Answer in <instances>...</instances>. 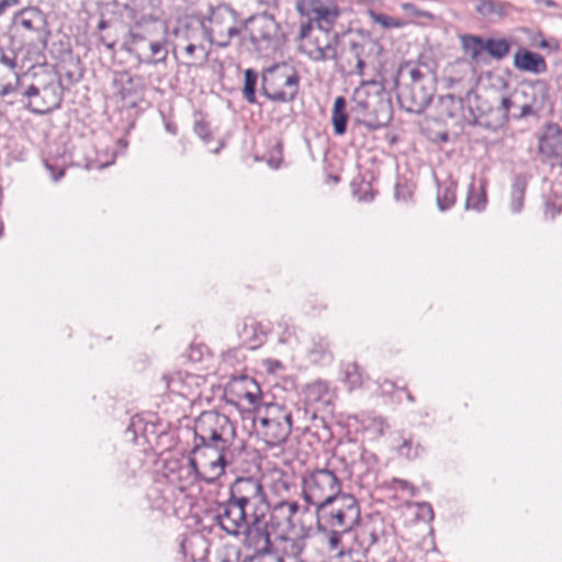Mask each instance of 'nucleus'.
I'll return each mask as SVG.
<instances>
[{"instance_id": "obj_1", "label": "nucleus", "mask_w": 562, "mask_h": 562, "mask_svg": "<svg viewBox=\"0 0 562 562\" xmlns=\"http://www.w3.org/2000/svg\"><path fill=\"white\" fill-rule=\"evenodd\" d=\"M261 510H269L261 482L252 476L237 477L229 486L228 498L217 504L215 520L227 535L239 537L243 527Z\"/></svg>"}, {"instance_id": "obj_2", "label": "nucleus", "mask_w": 562, "mask_h": 562, "mask_svg": "<svg viewBox=\"0 0 562 562\" xmlns=\"http://www.w3.org/2000/svg\"><path fill=\"white\" fill-rule=\"evenodd\" d=\"M342 482L338 473L327 463L305 471L301 475V495L303 501L317 510L342 494Z\"/></svg>"}, {"instance_id": "obj_3", "label": "nucleus", "mask_w": 562, "mask_h": 562, "mask_svg": "<svg viewBox=\"0 0 562 562\" xmlns=\"http://www.w3.org/2000/svg\"><path fill=\"white\" fill-rule=\"evenodd\" d=\"M256 434L269 447L286 441L292 430V414L281 404L269 403L256 408L252 418Z\"/></svg>"}, {"instance_id": "obj_4", "label": "nucleus", "mask_w": 562, "mask_h": 562, "mask_svg": "<svg viewBox=\"0 0 562 562\" xmlns=\"http://www.w3.org/2000/svg\"><path fill=\"white\" fill-rule=\"evenodd\" d=\"M232 462V448L195 445L189 457V467L194 480L214 483L225 474Z\"/></svg>"}, {"instance_id": "obj_5", "label": "nucleus", "mask_w": 562, "mask_h": 562, "mask_svg": "<svg viewBox=\"0 0 562 562\" xmlns=\"http://www.w3.org/2000/svg\"><path fill=\"white\" fill-rule=\"evenodd\" d=\"M316 512L318 529L351 531L360 520V507L353 495L342 493Z\"/></svg>"}, {"instance_id": "obj_6", "label": "nucleus", "mask_w": 562, "mask_h": 562, "mask_svg": "<svg viewBox=\"0 0 562 562\" xmlns=\"http://www.w3.org/2000/svg\"><path fill=\"white\" fill-rule=\"evenodd\" d=\"M299 87V72L288 63L276 64L262 71L261 90L271 101H293L297 95Z\"/></svg>"}, {"instance_id": "obj_7", "label": "nucleus", "mask_w": 562, "mask_h": 562, "mask_svg": "<svg viewBox=\"0 0 562 562\" xmlns=\"http://www.w3.org/2000/svg\"><path fill=\"white\" fill-rule=\"evenodd\" d=\"M194 435L199 445L232 448L235 438V427L231 419L218 412L206 411L200 414L194 423Z\"/></svg>"}, {"instance_id": "obj_8", "label": "nucleus", "mask_w": 562, "mask_h": 562, "mask_svg": "<svg viewBox=\"0 0 562 562\" xmlns=\"http://www.w3.org/2000/svg\"><path fill=\"white\" fill-rule=\"evenodd\" d=\"M243 20L232 7L223 4L211 11L207 22L203 23L204 35L210 44L220 48L227 47L232 40L243 32Z\"/></svg>"}, {"instance_id": "obj_9", "label": "nucleus", "mask_w": 562, "mask_h": 562, "mask_svg": "<svg viewBox=\"0 0 562 562\" xmlns=\"http://www.w3.org/2000/svg\"><path fill=\"white\" fill-rule=\"evenodd\" d=\"M22 94L29 99L27 108L32 112L45 114L59 106L63 89L56 76L47 72L44 77L37 78Z\"/></svg>"}, {"instance_id": "obj_10", "label": "nucleus", "mask_w": 562, "mask_h": 562, "mask_svg": "<svg viewBox=\"0 0 562 562\" xmlns=\"http://www.w3.org/2000/svg\"><path fill=\"white\" fill-rule=\"evenodd\" d=\"M168 27L159 18L151 14L142 15L128 29L124 38L123 48L128 54L143 53V45L159 35L166 37Z\"/></svg>"}, {"instance_id": "obj_11", "label": "nucleus", "mask_w": 562, "mask_h": 562, "mask_svg": "<svg viewBox=\"0 0 562 562\" xmlns=\"http://www.w3.org/2000/svg\"><path fill=\"white\" fill-rule=\"evenodd\" d=\"M521 104L517 117L522 119L535 115L549 104V86L543 80H533L525 83L519 90Z\"/></svg>"}, {"instance_id": "obj_12", "label": "nucleus", "mask_w": 562, "mask_h": 562, "mask_svg": "<svg viewBox=\"0 0 562 562\" xmlns=\"http://www.w3.org/2000/svg\"><path fill=\"white\" fill-rule=\"evenodd\" d=\"M269 510H261L254 517L247 527H243L241 536H244V547L252 551V554H263V552H271V541L269 532L267 531L268 521L266 520Z\"/></svg>"}, {"instance_id": "obj_13", "label": "nucleus", "mask_w": 562, "mask_h": 562, "mask_svg": "<svg viewBox=\"0 0 562 562\" xmlns=\"http://www.w3.org/2000/svg\"><path fill=\"white\" fill-rule=\"evenodd\" d=\"M297 10L310 21H315L324 32L329 31L339 14L334 0H301L297 3Z\"/></svg>"}, {"instance_id": "obj_14", "label": "nucleus", "mask_w": 562, "mask_h": 562, "mask_svg": "<svg viewBox=\"0 0 562 562\" xmlns=\"http://www.w3.org/2000/svg\"><path fill=\"white\" fill-rule=\"evenodd\" d=\"M36 63H40L38 54L35 58H26L21 57L20 53L14 49L0 47V70L9 71L14 79V83L9 82L0 89V95L5 97L15 92L19 85L18 70L24 67L31 68Z\"/></svg>"}, {"instance_id": "obj_15", "label": "nucleus", "mask_w": 562, "mask_h": 562, "mask_svg": "<svg viewBox=\"0 0 562 562\" xmlns=\"http://www.w3.org/2000/svg\"><path fill=\"white\" fill-rule=\"evenodd\" d=\"M243 31L254 44H269L278 34V24L272 15L262 13L243 20Z\"/></svg>"}, {"instance_id": "obj_16", "label": "nucleus", "mask_w": 562, "mask_h": 562, "mask_svg": "<svg viewBox=\"0 0 562 562\" xmlns=\"http://www.w3.org/2000/svg\"><path fill=\"white\" fill-rule=\"evenodd\" d=\"M538 154L542 162L562 158V130L557 124H547L538 138Z\"/></svg>"}, {"instance_id": "obj_17", "label": "nucleus", "mask_w": 562, "mask_h": 562, "mask_svg": "<svg viewBox=\"0 0 562 562\" xmlns=\"http://www.w3.org/2000/svg\"><path fill=\"white\" fill-rule=\"evenodd\" d=\"M397 89L398 101L408 112H420L431 101V93L422 85H405Z\"/></svg>"}, {"instance_id": "obj_18", "label": "nucleus", "mask_w": 562, "mask_h": 562, "mask_svg": "<svg viewBox=\"0 0 562 562\" xmlns=\"http://www.w3.org/2000/svg\"><path fill=\"white\" fill-rule=\"evenodd\" d=\"M300 510L296 502H279L272 507L269 506V525L282 531L291 530L295 526V516Z\"/></svg>"}, {"instance_id": "obj_19", "label": "nucleus", "mask_w": 562, "mask_h": 562, "mask_svg": "<svg viewBox=\"0 0 562 562\" xmlns=\"http://www.w3.org/2000/svg\"><path fill=\"white\" fill-rule=\"evenodd\" d=\"M43 19L36 9H24L14 14L12 21L13 31L22 36L30 35L38 38L42 33Z\"/></svg>"}, {"instance_id": "obj_20", "label": "nucleus", "mask_w": 562, "mask_h": 562, "mask_svg": "<svg viewBox=\"0 0 562 562\" xmlns=\"http://www.w3.org/2000/svg\"><path fill=\"white\" fill-rule=\"evenodd\" d=\"M383 91V85L378 80H363L355 89L352 102L355 110L361 115H368L375 95Z\"/></svg>"}, {"instance_id": "obj_21", "label": "nucleus", "mask_w": 562, "mask_h": 562, "mask_svg": "<svg viewBox=\"0 0 562 562\" xmlns=\"http://www.w3.org/2000/svg\"><path fill=\"white\" fill-rule=\"evenodd\" d=\"M306 538L299 537H280L277 547V555L283 562H306L305 560Z\"/></svg>"}, {"instance_id": "obj_22", "label": "nucleus", "mask_w": 562, "mask_h": 562, "mask_svg": "<svg viewBox=\"0 0 562 562\" xmlns=\"http://www.w3.org/2000/svg\"><path fill=\"white\" fill-rule=\"evenodd\" d=\"M304 49L307 56L315 61L329 60L336 57V43L324 31L321 36L308 41Z\"/></svg>"}, {"instance_id": "obj_23", "label": "nucleus", "mask_w": 562, "mask_h": 562, "mask_svg": "<svg viewBox=\"0 0 562 562\" xmlns=\"http://www.w3.org/2000/svg\"><path fill=\"white\" fill-rule=\"evenodd\" d=\"M139 64L156 65L164 63L168 55L167 49V36L158 37L148 41L147 44L143 45V53L132 54Z\"/></svg>"}, {"instance_id": "obj_24", "label": "nucleus", "mask_w": 562, "mask_h": 562, "mask_svg": "<svg viewBox=\"0 0 562 562\" xmlns=\"http://www.w3.org/2000/svg\"><path fill=\"white\" fill-rule=\"evenodd\" d=\"M514 66L522 71L542 74L547 70L544 58L533 52L520 49L514 55Z\"/></svg>"}, {"instance_id": "obj_25", "label": "nucleus", "mask_w": 562, "mask_h": 562, "mask_svg": "<svg viewBox=\"0 0 562 562\" xmlns=\"http://www.w3.org/2000/svg\"><path fill=\"white\" fill-rule=\"evenodd\" d=\"M507 4L499 0H479L475 11L484 19H503L507 14Z\"/></svg>"}, {"instance_id": "obj_26", "label": "nucleus", "mask_w": 562, "mask_h": 562, "mask_svg": "<svg viewBox=\"0 0 562 562\" xmlns=\"http://www.w3.org/2000/svg\"><path fill=\"white\" fill-rule=\"evenodd\" d=\"M345 108L346 101L344 97H337L331 111V124L337 135H342L346 132L347 114Z\"/></svg>"}, {"instance_id": "obj_27", "label": "nucleus", "mask_w": 562, "mask_h": 562, "mask_svg": "<svg viewBox=\"0 0 562 562\" xmlns=\"http://www.w3.org/2000/svg\"><path fill=\"white\" fill-rule=\"evenodd\" d=\"M486 204V181L480 180V187L476 190L474 184L471 183L467 196L465 207L476 211L484 209Z\"/></svg>"}, {"instance_id": "obj_28", "label": "nucleus", "mask_w": 562, "mask_h": 562, "mask_svg": "<svg viewBox=\"0 0 562 562\" xmlns=\"http://www.w3.org/2000/svg\"><path fill=\"white\" fill-rule=\"evenodd\" d=\"M484 50L495 59H503L509 54L510 45L504 38H487Z\"/></svg>"}, {"instance_id": "obj_29", "label": "nucleus", "mask_w": 562, "mask_h": 562, "mask_svg": "<svg viewBox=\"0 0 562 562\" xmlns=\"http://www.w3.org/2000/svg\"><path fill=\"white\" fill-rule=\"evenodd\" d=\"M407 75L411 83L409 85H422L423 74L422 71L411 63H403L400 65L396 75L394 77V87L398 88L401 77Z\"/></svg>"}, {"instance_id": "obj_30", "label": "nucleus", "mask_w": 562, "mask_h": 562, "mask_svg": "<svg viewBox=\"0 0 562 562\" xmlns=\"http://www.w3.org/2000/svg\"><path fill=\"white\" fill-rule=\"evenodd\" d=\"M135 80L128 72H122L114 79V86L117 87L122 100L136 93Z\"/></svg>"}, {"instance_id": "obj_31", "label": "nucleus", "mask_w": 562, "mask_h": 562, "mask_svg": "<svg viewBox=\"0 0 562 562\" xmlns=\"http://www.w3.org/2000/svg\"><path fill=\"white\" fill-rule=\"evenodd\" d=\"M462 45L465 53L469 54L472 60H477L481 53L484 50L485 41L480 36L467 35L462 37Z\"/></svg>"}, {"instance_id": "obj_32", "label": "nucleus", "mask_w": 562, "mask_h": 562, "mask_svg": "<svg viewBox=\"0 0 562 562\" xmlns=\"http://www.w3.org/2000/svg\"><path fill=\"white\" fill-rule=\"evenodd\" d=\"M184 53L189 59L192 61L189 63V66H200L203 65L210 55V52L205 49L203 45L188 44L184 47Z\"/></svg>"}, {"instance_id": "obj_33", "label": "nucleus", "mask_w": 562, "mask_h": 562, "mask_svg": "<svg viewBox=\"0 0 562 562\" xmlns=\"http://www.w3.org/2000/svg\"><path fill=\"white\" fill-rule=\"evenodd\" d=\"M344 382L350 387L357 389L362 384V373L356 363H347L342 368Z\"/></svg>"}, {"instance_id": "obj_34", "label": "nucleus", "mask_w": 562, "mask_h": 562, "mask_svg": "<svg viewBox=\"0 0 562 562\" xmlns=\"http://www.w3.org/2000/svg\"><path fill=\"white\" fill-rule=\"evenodd\" d=\"M456 201V188L453 184L438 187L437 205L440 211H445L453 205Z\"/></svg>"}, {"instance_id": "obj_35", "label": "nucleus", "mask_w": 562, "mask_h": 562, "mask_svg": "<svg viewBox=\"0 0 562 562\" xmlns=\"http://www.w3.org/2000/svg\"><path fill=\"white\" fill-rule=\"evenodd\" d=\"M526 182L521 179H516L512 184V211L517 213L522 207V201L525 196Z\"/></svg>"}, {"instance_id": "obj_36", "label": "nucleus", "mask_w": 562, "mask_h": 562, "mask_svg": "<svg viewBox=\"0 0 562 562\" xmlns=\"http://www.w3.org/2000/svg\"><path fill=\"white\" fill-rule=\"evenodd\" d=\"M257 72L252 69H246L244 75V88H243V94L244 98L249 103H255L256 101V94H255V88L257 83Z\"/></svg>"}, {"instance_id": "obj_37", "label": "nucleus", "mask_w": 562, "mask_h": 562, "mask_svg": "<svg viewBox=\"0 0 562 562\" xmlns=\"http://www.w3.org/2000/svg\"><path fill=\"white\" fill-rule=\"evenodd\" d=\"M521 104V98L519 90H515L509 95H503L499 101V111L502 112L503 119H508L509 111L513 108H519Z\"/></svg>"}, {"instance_id": "obj_38", "label": "nucleus", "mask_w": 562, "mask_h": 562, "mask_svg": "<svg viewBox=\"0 0 562 562\" xmlns=\"http://www.w3.org/2000/svg\"><path fill=\"white\" fill-rule=\"evenodd\" d=\"M348 531H339L338 529H328L327 533V546L328 550L336 552L337 555L342 553L341 546V535L347 533Z\"/></svg>"}, {"instance_id": "obj_39", "label": "nucleus", "mask_w": 562, "mask_h": 562, "mask_svg": "<svg viewBox=\"0 0 562 562\" xmlns=\"http://www.w3.org/2000/svg\"><path fill=\"white\" fill-rule=\"evenodd\" d=\"M401 9L408 15L414 16L416 19H425L428 21L435 20V15L431 12L422 10L411 2L402 3Z\"/></svg>"}, {"instance_id": "obj_40", "label": "nucleus", "mask_w": 562, "mask_h": 562, "mask_svg": "<svg viewBox=\"0 0 562 562\" xmlns=\"http://www.w3.org/2000/svg\"><path fill=\"white\" fill-rule=\"evenodd\" d=\"M370 16L375 23L380 24L385 29H396L402 27L404 25L401 21L391 18L386 14L370 12Z\"/></svg>"}, {"instance_id": "obj_41", "label": "nucleus", "mask_w": 562, "mask_h": 562, "mask_svg": "<svg viewBox=\"0 0 562 562\" xmlns=\"http://www.w3.org/2000/svg\"><path fill=\"white\" fill-rule=\"evenodd\" d=\"M167 387L170 390V392L177 393L183 397H188L190 395V392H188L184 385L181 384L180 374L172 376L167 383Z\"/></svg>"}, {"instance_id": "obj_42", "label": "nucleus", "mask_w": 562, "mask_h": 562, "mask_svg": "<svg viewBox=\"0 0 562 562\" xmlns=\"http://www.w3.org/2000/svg\"><path fill=\"white\" fill-rule=\"evenodd\" d=\"M249 562H283V560L273 552H263V554H252Z\"/></svg>"}, {"instance_id": "obj_43", "label": "nucleus", "mask_w": 562, "mask_h": 562, "mask_svg": "<svg viewBox=\"0 0 562 562\" xmlns=\"http://www.w3.org/2000/svg\"><path fill=\"white\" fill-rule=\"evenodd\" d=\"M384 108L385 109H384V112L382 113L381 117H375L374 120L368 119V121H367L368 126H370L371 128H378V127L384 126L390 121V119H391L390 112L386 106H384Z\"/></svg>"}, {"instance_id": "obj_44", "label": "nucleus", "mask_w": 562, "mask_h": 562, "mask_svg": "<svg viewBox=\"0 0 562 562\" xmlns=\"http://www.w3.org/2000/svg\"><path fill=\"white\" fill-rule=\"evenodd\" d=\"M256 392L247 391L245 393V398L248 401L249 404L256 405L259 401V389L257 385H255Z\"/></svg>"}, {"instance_id": "obj_45", "label": "nucleus", "mask_w": 562, "mask_h": 562, "mask_svg": "<svg viewBox=\"0 0 562 562\" xmlns=\"http://www.w3.org/2000/svg\"><path fill=\"white\" fill-rule=\"evenodd\" d=\"M20 3V0H0V15L5 9L15 7Z\"/></svg>"}, {"instance_id": "obj_46", "label": "nucleus", "mask_w": 562, "mask_h": 562, "mask_svg": "<svg viewBox=\"0 0 562 562\" xmlns=\"http://www.w3.org/2000/svg\"><path fill=\"white\" fill-rule=\"evenodd\" d=\"M356 59H357V64H356L355 74L358 76H362L363 68H364V61L358 56V54H356Z\"/></svg>"}, {"instance_id": "obj_47", "label": "nucleus", "mask_w": 562, "mask_h": 562, "mask_svg": "<svg viewBox=\"0 0 562 562\" xmlns=\"http://www.w3.org/2000/svg\"><path fill=\"white\" fill-rule=\"evenodd\" d=\"M445 103H449L453 108H460L461 106V100L460 99H456L452 95H449L446 99H443L442 100V104H445Z\"/></svg>"}, {"instance_id": "obj_48", "label": "nucleus", "mask_w": 562, "mask_h": 562, "mask_svg": "<svg viewBox=\"0 0 562 562\" xmlns=\"http://www.w3.org/2000/svg\"><path fill=\"white\" fill-rule=\"evenodd\" d=\"M258 4L263 7H274L277 5L278 0H255Z\"/></svg>"}, {"instance_id": "obj_49", "label": "nucleus", "mask_w": 562, "mask_h": 562, "mask_svg": "<svg viewBox=\"0 0 562 562\" xmlns=\"http://www.w3.org/2000/svg\"><path fill=\"white\" fill-rule=\"evenodd\" d=\"M64 173H65V172H64V170H63V169H61V170H59L58 172H52V179H53L54 181H58L60 178H63V177H64Z\"/></svg>"}, {"instance_id": "obj_50", "label": "nucleus", "mask_w": 562, "mask_h": 562, "mask_svg": "<svg viewBox=\"0 0 562 562\" xmlns=\"http://www.w3.org/2000/svg\"><path fill=\"white\" fill-rule=\"evenodd\" d=\"M108 27V22L105 20H100L99 23H98V30L102 31V30H105Z\"/></svg>"}, {"instance_id": "obj_51", "label": "nucleus", "mask_w": 562, "mask_h": 562, "mask_svg": "<svg viewBox=\"0 0 562 562\" xmlns=\"http://www.w3.org/2000/svg\"><path fill=\"white\" fill-rule=\"evenodd\" d=\"M310 27H311L310 25H305L302 27V36L305 35V32H307V30H310Z\"/></svg>"}, {"instance_id": "obj_52", "label": "nucleus", "mask_w": 562, "mask_h": 562, "mask_svg": "<svg viewBox=\"0 0 562 562\" xmlns=\"http://www.w3.org/2000/svg\"><path fill=\"white\" fill-rule=\"evenodd\" d=\"M166 128L168 132L175 133V130L169 124L166 125Z\"/></svg>"}, {"instance_id": "obj_53", "label": "nucleus", "mask_w": 562, "mask_h": 562, "mask_svg": "<svg viewBox=\"0 0 562 562\" xmlns=\"http://www.w3.org/2000/svg\"><path fill=\"white\" fill-rule=\"evenodd\" d=\"M105 46H106L109 49H113V47H114V43H108V44H105Z\"/></svg>"}, {"instance_id": "obj_54", "label": "nucleus", "mask_w": 562, "mask_h": 562, "mask_svg": "<svg viewBox=\"0 0 562 562\" xmlns=\"http://www.w3.org/2000/svg\"><path fill=\"white\" fill-rule=\"evenodd\" d=\"M426 509L430 514V518H432V510H431L430 506H426Z\"/></svg>"}, {"instance_id": "obj_55", "label": "nucleus", "mask_w": 562, "mask_h": 562, "mask_svg": "<svg viewBox=\"0 0 562 562\" xmlns=\"http://www.w3.org/2000/svg\"><path fill=\"white\" fill-rule=\"evenodd\" d=\"M546 4L551 7L553 3L551 1H549V0H546Z\"/></svg>"}, {"instance_id": "obj_56", "label": "nucleus", "mask_w": 562, "mask_h": 562, "mask_svg": "<svg viewBox=\"0 0 562 562\" xmlns=\"http://www.w3.org/2000/svg\"><path fill=\"white\" fill-rule=\"evenodd\" d=\"M281 484L284 486V488H288L286 483L281 481Z\"/></svg>"}]
</instances>
